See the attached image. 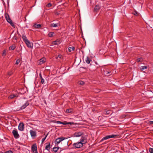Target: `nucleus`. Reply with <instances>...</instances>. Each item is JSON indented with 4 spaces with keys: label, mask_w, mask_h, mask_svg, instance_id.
Returning <instances> with one entry per match:
<instances>
[{
    "label": "nucleus",
    "mask_w": 153,
    "mask_h": 153,
    "mask_svg": "<svg viewBox=\"0 0 153 153\" xmlns=\"http://www.w3.org/2000/svg\"><path fill=\"white\" fill-rule=\"evenodd\" d=\"M5 17L7 22L10 23L11 26H13L14 25V24L12 22L10 18L9 15L7 13L5 14Z\"/></svg>",
    "instance_id": "1"
},
{
    "label": "nucleus",
    "mask_w": 153,
    "mask_h": 153,
    "mask_svg": "<svg viewBox=\"0 0 153 153\" xmlns=\"http://www.w3.org/2000/svg\"><path fill=\"white\" fill-rule=\"evenodd\" d=\"M82 143L79 141L76 143H74L73 144V146L76 148H80L83 146Z\"/></svg>",
    "instance_id": "2"
},
{
    "label": "nucleus",
    "mask_w": 153,
    "mask_h": 153,
    "mask_svg": "<svg viewBox=\"0 0 153 153\" xmlns=\"http://www.w3.org/2000/svg\"><path fill=\"white\" fill-rule=\"evenodd\" d=\"M66 139V138L64 137H58L56 140L55 141V143L56 144H58L61 141Z\"/></svg>",
    "instance_id": "3"
},
{
    "label": "nucleus",
    "mask_w": 153,
    "mask_h": 153,
    "mask_svg": "<svg viewBox=\"0 0 153 153\" xmlns=\"http://www.w3.org/2000/svg\"><path fill=\"white\" fill-rule=\"evenodd\" d=\"M12 133L15 138L17 139L19 138V135L16 129H15L13 130L12 131Z\"/></svg>",
    "instance_id": "4"
},
{
    "label": "nucleus",
    "mask_w": 153,
    "mask_h": 153,
    "mask_svg": "<svg viewBox=\"0 0 153 153\" xmlns=\"http://www.w3.org/2000/svg\"><path fill=\"white\" fill-rule=\"evenodd\" d=\"M116 136V135H114L113 134L106 136L105 137H103L102 139L101 140L100 142H102V141H103L104 140H107V139H108L110 138H113L115 136Z\"/></svg>",
    "instance_id": "5"
},
{
    "label": "nucleus",
    "mask_w": 153,
    "mask_h": 153,
    "mask_svg": "<svg viewBox=\"0 0 153 153\" xmlns=\"http://www.w3.org/2000/svg\"><path fill=\"white\" fill-rule=\"evenodd\" d=\"M31 149L33 152L35 153H37L38 152L36 144H34L32 146Z\"/></svg>",
    "instance_id": "6"
},
{
    "label": "nucleus",
    "mask_w": 153,
    "mask_h": 153,
    "mask_svg": "<svg viewBox=\"0 0 153 153\" xmlns=\"http://www.w3.org/2000/svg\"><path fill=\"white\" fill-rule=\"evenodd\" d=\"M80 142L82 143L83 145V144H85L87 143V138L85 137H82L80 140Z\"/></svg>",
    "instance_id": "7"
},
{
    "label": "nucleus",
    "mask_w": 153,
    "mask_h": 153,
    "mask_svg": "<svg viewBox=\"0 0 153 153\" xmlns=\"http://www.w3.org/2000/svg\"><path fill=\"white\" fill-rule=\"evenodd\" d=\"M24 124L23 123H20L18 126V129L20 131H23L24 129Z\"/></svg>",
    "instance_id": "8"
},
{
    "label": "nucleus",
    "mask_w": 153,
    "mask_h": 153,
    "mask_svg": "<svg viewBox=\"0 0 153 153\" xmlns=\"http://www.w3.org/2000/svg\"><path fill=\"white\" fill-rule=\"evenodd\" d=\"M30 132L32 137L33 138L36 136V131L31 130L30 131Z\"/></svg>",
    "instance_id": "9"
},
{
    "label": "nucleus",
    "mask_w": 153,
    "mask_h": 153,
    "mask_svg": "<svg viewBox=\"0 0 153 153\" xmlns=\"http://www.w3.org/2000/svg\"><path fill=\"white\" fill-rule=\"evenodd\" d=\"M29 104V103L28 101H26L24 104L22 105L20 107V109L22 110L25 109Z\"/></svg>",
    "instance_id": "10"
},
{
    "label": "nucleus",
    "mask_w": 153,
    "mask_h": 153,
    "mask_svg": "<svg viewBox=\"0 0 153 153\" xmlns=\"http://www.w3.org/2000/svg\"><path fill=\"white\" fill-rule=\"evenodd\" d=\"M46 59L45 58H43L40 59L39 61V64L40 65L46 62Z\"/></svg>",
    "instance_id": "11"
},
{
    "label": "nucleus",
    "mask_w": 153,
    "mask_h": 153,
    "mask_svg": "<svg viewBox=\"0 0 153 153\" xmlns=\"http://www.w3.org/2000/svg\"><path fill=\"white\" fill-rule=\"evenodd\" d=\"M100 9V6L98 5H96L94 9V12H97Z\"/></svg>",
    "instance_id": "12"
},
{
    "label": "nucleus",
    "mask_w": 153,
    "mask_h": 153,
    "mask_svg": "<svg viewBox=\"0 0 153 153\" xmlns=\"http://www.w3.org/2000/svg\"><path fill=\"white\" fill-rule=\"evenodd\" d=\"M60 43V40L59 39H56V41L53 42L52 44L53 45H57Z\"/></svg>",
    "instance_id": "13"
},
{
    "label": "nucleus",
    "mask_w": 153,
    "mask_h": 153,
    "mask_svg": "<svg viewBox=\"0 0 153 153\" xmlns=\"http://www.w3.org/2000/svg\"><path fill=\"white\" fill-rule=\"evenodd\" d=\"M82 134V133L81 132H76L74 134V135L75 137H78L81 136Z\"/></svg>",
    "instance_id": "14"
},
{
    "label": "nucleus",
    "mask_w": 153,
    "mask_h": 153,
    "mask_svg": "<svg viewBox=\"0 0 153 153\" xmlns=\"http://www.w3.org/2000/svg\"><path fill=\"white\" fill-rule=\"evenodd\" d=\"M25 43L26 44L28 47L29 48H31L32 47V44L29 40L26 42Z\"/></svg>",
    "instance_id": "15"
},
{
    "label": "nucleus",
    "mask_w": 153,
    "mask_h": 153,
    "mask_svg": "<svg viewBox=\"0 0 153 153\" xmlns=\"http://www.w3.org/2000/svg\"><path fill=\"white\" fill-rule=\"evenodd\" d=\"M22 38L23 40V41L24 42H25L28 40L26 36L24 35H23L22 36Z\"/></svg>",
    "instance_id": "16"
},
{
    "label": "nucleus",
    "mask_w": 153,
    "mask_h": 153,
    "mask_svg": "<svg viewBox=\"0 0 153 153\" xmlns=\"http://www.w3.org/2000/svg\"><path fill=\"white\" fill-rule=\"evenodd\" d=\"M17 97V95L14 94H12L10 95L9 97L8 98L10 99H13L14 97Z\"/></svg>",
    "instance_id": "17"
},
{
    "label": "nucleus",
    "mask_w": 153,
    "mask_h": 153,
    "mask_svg": "<svg viewBox=\"0 0 153 153\" xmlns=\"http://www.w3.org/2000/svg\"><path fill=\"white\" fill-rule=\"evenodd\" d=\"M16 47L15 45H13L9 47V49L10 50H14Z\"/></svg>",
    "instance_id": "18"
},
{
    "label": "nucleus",
    "mask_w": 153,
    "mask_h": 153,
    "mask_svg": "<svg viewBox=\"0 0 153 153\" xmlns=\"http://www.w3.org/2000/svg\"><path fill=\"white\" fill-rule=\"evenodd\" d=\"M50 148V143H49L48 145L46 146L45 149L49 151Z\"/></svg>",
    "instance_id": "19"
},
{
    "label": "nucleus",
    "mask_w": 153,
    "mask_h": 153,
    "mask_svg": "<svg viewBox=\"0 0 153 153\" xmlns=\"http://www.w3.org/2000/svg\"><path fill=\"white\" fill-rule=\"evenodd\" d=\"M91 60L88 57H87L85 59V62L87 64H89L90 63Z\"/></svg>",
    "instance_id": "20"
},
{
    "label": "nucleus",
    "mask_w": 153,
    "mask_h": 153,
    "mask_svg": "<svg viewBox=\"0 0 153 153\" xmlns=\"http://www.w3.org/2000/svg\"><path fill=\"white\" fill-rule=\"evenodd\" d=\"M34 26L35 27L37 28H39L41 27V25L39 24H35L34 25Z\"/></svg>",
    "instance_id": "21"
},
{
    "label": "nucleus",
    "mask_w": 153,
    "mask_h": 153,
    "mask_svg": "<svg viewBox=\"0 0 153 153\" xmlns=\"http://www.w3.org/2000/svg\"><path fill=\"white\" fill-rule=\"evenodd\" d=\"M54 33L53 32H49L48 34V36L50 37H52L54 36Z\"/></svg>",
    "instance_id": "22"
},
{
    "label": "nucleus",
    "mask_w": 153,
    "mask_h": 153,
    "mask_svg": "<svg viewBox=\"0 0 153 153\" xmlns=\"http://www.w3.org/2000/svg\"><path fill=\"white\" fill-rule=\"evenodd\" d=\"M75 49V48L74 47H69L68 48V51L69 52H71L72 51H73Z\"/></svg>",
    "instance_id": "23"
},
{
    "label": "nucleus",
    "mask_w": 153,
    "mask_h": 153,
    "mask_svg": "<svg viewBox=\"0 0 153 153\" xmlns=\"http://www.w3.org/2000/svg\"><path fill=\"white\" fill-rule=\"evenodd\" d=\"M73 110L72 109L69 108L66 109V112L68 113H70L72 112Z\"/></svg>",
    "instance_id": "24"
},
{
    "label": "nucleus",
    "mask_w": 153,
    "mask_h": 153,
    "mask_svg": "<svg viewBox=\"0 0 153 153\" xmlns=\"http://www.w3.org/2000/svg\"><path fill=\"white\" fill-rule=\"evenodd\" d=\"M57 26V24H52L50 25V27H56Z\"/></svg>",
    "instance_id": "25"
},
{
    "label": "nucleus",
    "mask_w": 153,
    "mask_h": 153,
    "mask_svg": "<svg viewBox=\"0 0 153 153\" xmlns=\"http://www.w3.org/2000/svg\"><path fill=\"white\" fill-rule=\"evenodd\" d=\"M143 61V59L142 58H138L137 60V61L138 62H142Z\"/></svg>",
    "instance_id": "26"
},
{
    "label": "nucleus",
    "mask_w": 153,
    "mask_h": 153,
    "mask_svg": "<svg viewBox=\"0 0 153 153\" xmlns=\"http://www.w3.org/2000/svg\"><path fill=\"white\" fill-rule=\"evenodd\" d=\"M147 68V66H141L140 68V70H143L146 69Z\"/></svg>",
    "instance_id": "27"
},
{
    "label": "nucleus",
    "mask_w": 153,
    "mask_h": 153,
    "mask_svg": "<svg viewBox=\"0 0 153 153\" xmlns=\"http://www.w3.org/2000/svg\"><path fill=\"white\" fill-rule=\"evenodd\" d=\"M78 84L79 85H83L85 84V82L82 81H79L78 82Z\"/></svg>",
    "instance_id": "28"
},
{
    "label": "nucleus",
    "mask_w": 153,
    "mask_h": 153,
    "mask_svg": "<svg viewBox=\"0 0 153 153\" xmlns=\"http://www.w3.org/2000/svg\"><path fill=\"white\" fill-rule=\"evenodd\" d=\"M59 148L54 147L53 148V150L55 152H56L58 150Z\"/></svg>",
    "instance_id": "29"
},
{
    "label": "nucleus",
    "mask_w": 153,
    "mask_h": 153,
    "mask_svg": "<svg viewBox=\"0 0 153 153\" xmlns=\"http://www.w3.org/2000/svg\"><path fill=\"white\" fill-rule=\"evenodd\" d=\"M48 133H49V132L48 133V134L47 135H45V137L42 139V143H43L44 142V141L45 140V139H46L47 136H48Z\"/></svg>",
    "instance_id": "30"
},
{
    "label": "nucleus",
    "mask_w": 153,
    "mask_h": 153,
    "mask_svg": "<svg viewBox=\"0 0 153 153\" xmlns=\"http://www.w3.org/2000/svg\"><path fill=\"white\" fill-rule=\"evenodd\" d=\"M13 39L16 40H17V34L16 33H15L14 35V36L13 37Z\"/></svg>",
    "instance_id": "31"
},
{
    "label": "nucleus",
    "mask_w": 153,
    "mask_h": 153,
    "mask_svg": "<svg viewBox=\"0 0 153 153\" xmlns=\"http://www.w3.org/2000/svg\"><path fill=\"white\" fill-rule=\"evenodd\" d=\"M110 114L109 111H105L104 114Z\"/></svg>",
    "instance_id": "32"
},
{
    "label": "nucleus",
    "mask_w": 153,
    "mask_h": 153,
    "mask_svg": "<svg viewBox=\"0 0 153 153\" xmlns=\"http://www.w3.org/2000/svg\"><path fill=\"white\" fill-rule=\"evenodd\" d=\"M149 151L150 153H153V149L150 148L149 149Z\"/></svg>",
    "instance_id": "33"
},
{
    "label": "nucleus",
    "mask_w": 153,
    "mask_h": 153,
    "mask_svg": "<svg viewBox=\"0 0 153 153\" xmlns=\"http://www.w3.org/2000/svg\"><path fill=\"white\" fill-rule=\"evenodd\" d=\"M20 62V59H17L16 61V65L18 64Z\"/></svg>",
    "instance_id": "34"
},
{
    "label": "nucleus",
    "mask_w": 153,
    "mask_h": 153,
    "mask_svg": "<svg viewBox=\"0 0 153 153\" xmlns=\"http://www.w3.org/2000/svg\"><path fill=\"white\" fill-rule=\"evenodd\" d=\"M54 13H55V15L56 16L60 14L58 12H57V11H55Z\"/></svg>",
    "instance_id": "35"
},
{
    "label": "nucleus",
    "mask_w": 153,
    "mask_h": 153,
    "mask_svg": "<svg viewBox=\"0 0 153 153\" xmlns=\"http://www.w3.org/2000/svg\"><path fill=\"white\" fill-rule=\"evenodd\" d=\"M56 121V123H58V124L60 123V124H62V123H63L62 122L59 121Z\"/></svg>",
    "instance_id": "36"
},
{
    "label": "nucleus",
    "mask_w": 153,
    "mask_h": 153,
    "mask_svg": "<svg viewBox=\"0 0 153 153\" xmlns=\"http://www.w3.org/2000/svg\"><path fill=\"white\" fill-rule=\"evenodd\" d=\"M5 53H6V51L4 50L3 51L2 53V56H5Z\"/></svg>",
    "instance_id": "37"
},
{
    "label": "nucleus",
    "mask_w": 153,
    "mask_h": 153,
    "mask_svg": "<svg viewBox=\"0 0 153 153\" xmlns=\"http://www.w3.org/2000/svg\"><path fill=\"white\" fill-rule=\"evenodd\" d=\"M45 81L44 79L42 78V79H41V82L42 84H43L44 83V82Z\"/></svg>",
    "instance_id": "38"
},
{
    "label": "nucleus",
    "mask_w": 153,
    "mask_h": 153,
    "mask_svg": "<svg viewBox=\"0 0 153 153\" xmlns=\"http://www.w3.org/2000/svg\"><path fill=\"white\" fill-rule=\"evenodd\" d=\"M51 6V4L50 3L48 4L47 5V6L49 7H50Z\"/></svg>",
    "instance_id": "39"
},
{
    "label": "nucleus",
    "mask_w": 153,
    "mask_h": 153,
    "mask_svg": "<svg viewBox=\"0 0 153 153\" xmlns=\"http://www.w3.org/2000/svg\"><path fill=\"white\" fill-rule=\"evenodd\" d=\"M62 56V55H61L59 54V55H58V57H57L56 58V59H57L58 57H59V58H61Z\"/></svg>",
    "instance_id": "40"
},
{
    "label": "nucleus",
    "mask_w": 153,
    "mask_h": 153,
    "mask_svg": "<svg viewBox=\"0 0 153 153\" xmlns=\"http://www.w3.org/2000/svg\"><path fill=\"white\" fill-rule=\"evenodd\" d=\"M62 124L64 125L68 124V122L64 121V122H63Z\"/></svg>",
    "instance_id": "41"
},
{
    "label": "nucleus",
    "mask_w": 153,
    "mask_h": 153,
    "mask_svg": "<svg viewBox=\"0 0 153 153\" xmlns=\"http://www.w3.org/2000/svg\"><path fill=\"white\" fill-rule=\"evenodd\" d=\"M149 124L150 125L153 124V121H150L149 122Z\"/></svg>",
    "instance_id": "42"
},
{
    "label": "nucleus",
    "mask_w": 153,
    "mask_h": 153,
    "mask_svg": "<svg viewBox=\"0 0 153 153\" xmlns=\"http://www.w3.org/2000/svg\"><path fill=\"white\" fill-rule=\"evenodd\" d=\"M5 153H13L11 151H9L6 152Z\"/></svg>",
    "instance_id": "43"
},
{
    "label": "nucleus",
    "mask_w": 153,
    "mask_h": 153,
    "mask_svg": "<svg viewBox=\"0 0 153 153\" xmlns=\"http://www.w3.org/2000/svg\"><path fill=\"white\" fill-rule=\"evenodd\" d=\"M74 123L73 122H68V124H70V125H71L73 124Z\"/></svg>",
    "instance_id": "44"
},
{
    "label": "nucleus",
    "mask_w": 153,
    "mask_h": 153,
    "mask_svg": "<svg viewBox=\"0 0 153 153\" xmlns=\"http://www.w3.org/2000/svg\"><path fill=\"white\" fill-rule=\"evenodd\" d=\"M12 73L11 72H9L8 73V75H11L12 74Z\"/></svg>",
    "instance_id": "45"
},
{
    "label": "nucleus",
    "mask_w": 153,
    "mask_h": 153,
    "mask_svg": "<svg viewBox=\"0 0 153 153\" xmlns=\"http://www.w3.org/2000/svg\"><path fill=\"white\" fill-rule=\"evenodd\" d=\"M39 76H40V77L41 79H42V75L41 74H39Z\"/></svg>",
    "instance_id": "46"
},
{
    "label": "nucleus",
    "mask_w": 153,
    "mask_h": 153,
    "mask_svg": "<svg viewBox=\"0 0 153 153\" xmlns=\"http://www.w3.org/2000/svg\"><path fill=\"white\" fill-rule=\"evenodd\" d=\"M20 51L21 50H16V51L19 53H20Z\"/></svg>",
    "instance_id": "47"
},
{
    "label": "nucleus",
    "mask_w": 153,
    "mask_h": 153,
    "mask_svg": "<svg viewBox=\"0 0 153 153\" xmlns=\"http://www.w3.org/2000/svg\"><path fill=\"white\" fill-rule=\"evenodd\" d=\"M111 73V72H108V71L107 72V73H106V74H110V73Z\"/></svg>",
    "instance_id": "48"
},
{
    "label": "nucleus",
    "mask_w": 153,
    "mask_h": 153,
    "mask_svg": "<svg viewBox=\"0 0 153 153\" xmlns=\"http://www.w3.org/2000/svg\"><path fill=\"white\" fill-rule=\"evenodd\" d=\"M95 63H96V64H97H97H97V62H95Z\"/></svg>",
    "instance_id": "49"
},
{
    "label": "nucleus",
    "mask_w": 153,
    "mask_h": 153,
    "mask_svg": "<svg viewBox=\"0 0 153 153\" xmlns=\"http://www.w3.org/2000/svg\"><path fill=\"white\" fill-rule=\"evenodd\" d=\"M13 33H12L11 34V35H12Z\"/></svg>",
    "instance_id": "50"
}]
</instances>
